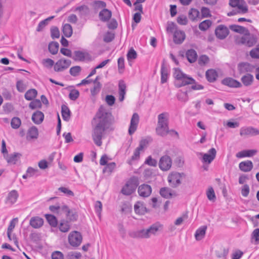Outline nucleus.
<instances>
[{
    "mask_svg": "<svg viewBox=\"0 0 259 259\" xmlns=\"http://www.w3.org/2000/svg\"><path fill=\"white\" fill-rule=\"evenodd\" d=\"M112 121L113 117L111 113L107 111L103 107H100L92 122L93 126L92 137L97 146L102 145V139L104 133L110 127Z\"/></svg>",
    "mask_w": 259,
    "mask_h": 259,
    "instance_id": "nucleus-1",
    "label": "nucleus"
},
{
    "mask_svg": "<svg viewBox=\"0 0 259 259\" xmlns=\"http://www.w3.org/2000/svg\"><path fill=\"white\" fill-rule=\"evenodd\" d=\"M174 70L173 75L176 79L175 85L177 87L195 83V80L192 77L183 73L179 68H175Z\"/></svg>",
    "mask_w": 259,
    "mask_h": 259,
    "instance_id": "nucleus-2",
    "label": "nucleus"
},
{
    "mask_svg": "<svg viewBox=\"0 0 259 259\" xmlns=\"http://www.w3.org/2000/svg\"><path fill=\"white\" fill-rule=\"evenodd\" d=\"M168 114L166 112L162 113L158 116V123L156 128L157 135L163 137L168 134Z\"/></svg>",
    "mask_w": 259,
    "mask_h": 259,
    "instance_id": "nucleus-3",
    "label": "nucleus"
},
{
    "mask_svg": "<svg viewBox=\"0 0 259 259\" xmlns=\"http://www.w3.org/2000/svg\"><path fill=\"white\" fill-rule=\"evenodd\" d=\"M161 226L159 224H154L148 229L139 230L136 233V237L142 238H149L152 235H155L159 231Z\"/></svg>",
    "mask_w": 259,
    "mask_h": 259,
    "instance_id": "nucleus-4",
    "label": "nucleus"
},
{
    "mask_svg": "<svg viewBox=\"0 0 259 259\" xmlns=\"http://www.w3.org/2000/svg\"><path fill=\"white\" fill-rule=\"evenodd\" d=\"M137 186V179L135 178H131L122 188L121 193L125 195H130L136 190Z\"/></svg>",
    "mask_w": 259,
    "mask_h": 259,
    "instance_id": "nucleus-5",
    "label": "nucleus"
},
{
    "mask_svg": "<svg viewBox=\"0 0 259 259\" xmlns=\"http://www.w3.org/2000/svg\"><path fill=\"white\" fill-rule=\"evenodd\" d=\"M230 5L236 8L237 13L244 14L248 11V8L244 0H230Z\"/></svg>",
    "mask_w": 259,
    "mask_h": 259,
    "instance_id": "nucleus-6",
    "label": "nucleus"
},
{
    "mask_svg": "<svg viewBox=\"0 0 259 259\" xmlns=\"http://www.w3.org/2000/svg\"><path fill=\"white\" fill-rule=\"evenodd\" d=\"M82 236L79 232L73 231L68 235V242L73 247L79 246L82 242Z\"/></svg>",
    "mask_w": 259,
    "mask_h": 259,
    "instance_id": "nucleus-7",
    "label": "nucleus"
},
{
    "mask_svg": "<svg viewBox=\"0 0 259 259\" xmlns=\"http://www.w3.org/2000/svg\"><path fill=\"white\" fill-rule=\"evenodd\" d=\"M71 61L69 59L61 58L56 62L54 65V69L56 72H62L69 67Z\"/></svg>",
    "mask_w": 259,
    "mask_h": 259,
    "instance_id": "nucleus-8",
    "label": "nucleus"
},
{
    "mask_svg": "<svg viewBox=\"0 0 259 259\" xmlns=\"http://www.w3.org/2000/svg\"><path fill=\"white\" fill-rule=\"evenodd\" d=\"M159 167L162 171H167L171 167L172 160L167 155L162 156L159 161Z\"/></svg>",
    "mask_w": 259,
    "mask_h": 259,
    "instance_id": "nucleus-9",
    "label": "nucleus"
},
{
    "mask_svg": "<svg viewBox=\"0 0 259 259\" xmlns=\"http://www.w3.org/2000/svg\"><path fill=\"white\" fill-rule=\"evenodd\" d=\"M74 59L80 61L90 62L94 58L87 51H76L74 52Z\"/></svg>",
    "mask_w": 259,
    "mask_h": 259,
    "instance_id": "nucleus-10",
    "label": "nucleus"
},
{
    "mask_svg": "<svg viewBox=\"0 0 259 259\" xmlns=\"http://www.w3.org/2000/svg\"><path fill=\"white\" fill-rule=\"evenodd\" d=\"M217 151L215 148H211L209 150L208 153H200V155H201L202 157V161L204 163H210L215 158L216 156Z\"/></svg>",
    "mask_w": 259,
    "mask_h": 259,
    "instance_id": "nucleus-11",
    "label": "nucleus"
},
{
    "mask_svg": "<svg viewBox=\"0 0 259 259\" xmlns=\"http://www.w3.org/2000/svg\"><path fill=\"white\" fill-rule=\"evenodd\" d=\"M140 118L138 113L133 114L131 119L128 133L130 135H132L136 131L139 123Z\"/></svg>",
    "mask_w": 259,
    "mask_h": 259,
    "instance_id": "nucleus-12",
    "label": "nucleus"
},
{
    "mask_svg": "<svg viewBox=\"0 0 259 259\" xmlns=\"http://www.w3.org/2000/svg\"><path fill=\"white\" fill-rule=\"evenodd\" d=\"M259 135V130L252 126H243L240 129L241 136H254Z\"/></svg>",
    "mask_w": 259,
    "mask_h": 259,
    "instance_id": "nucleus-13",
    "label": "nucleus"
},
{
    "mask_svg": "<svg viewBox=\"0 0 259 259\" xmlns=\"http://www.w3.org/2000/svg\"><path fill=\"white\" fill-rule=\"evenodd\" d=\"M181 175L179 172H174L168 177V181L172 187H176L181 183Z\"/></svg>",
    "mask_w": 259,
    "mask_h": 259,
    "instance_id": "nucleus-14",
    "label": "nucleus"
},
{
    "mask_svg": "<svg viewBox=\"0 0 259 259\" xmlns=\"http://www.w3.org/2000/svg\"><path fill=\"white\" fill-rule=\"evenodd\" d=\"M138 192L141 197H147L151 194L152 188L148 184H142L139 187Z\"/></svg>",
    "mask_w": 259,
    "mask_h": 259,
    "instance_id": "nucleus-15",
    "label": "nucleus"
},
{
    "mask_svg": "<svg viewBox=\"0 0 259 259\" xmlns=\"http://www.w3.org/2000/svg\"><path fill=\"white\" fill-rule=\"evenodd\" d=\"M238 42L248 47H251L256 43V39L253 35H245L240 38Z\"/></svg>",
    "mask_w": 259,
    "mask_h": 259,
    "instance_id": "nucleus-16",
    "label": "nucleus"
},
{
    "mask_svg": "<svg viewBox=\"0 0 259 259\" xmlns=\"http://www.w3.org/2000/svg\"><path fill=\"white\" fill-rule=\"evenodd\" d=\"M229 32L228 28L223 25L218 26L215 30L217 37L221 39L226 37L229 34Z\"/></svg>",
    "mask_w": 259,
    "mask_h": 259,
    "instance_id": "nucleus-17",
    "label": "nucleus"
},
{
    "mask_svg": "<svg viewBox=\"0 0 259 259\" xmlns=\"http://www.w3.org/2000/svg\"><path fill=\"white\" fill-rule=\"evenodd\" d=\"M186 38L185 33L181 30H176L174 31L173 39L176 44H181Z\"/></svg>",
    "mask_w": 259,
    "mask_h": 259,
    "instance_id": "nucleus-18",
    "label": "nucleus"
},
{
    "mask_svg": "<svg viewBox=\"0 0 259 259\" xmlns=\"http://www.w3.org/2000/svg\"><path fill=\"white\" fill-rule=\"evenodd\" d=\"M254 66L248 62H241L238 65V69L240 73L252 72Z\"/></svg>",
    "mask_w": 259,
    "mask_h": 259,
    "instance_id": "nucleus-19",
    "label": "nucleus"
},
{
    "mask_svg": "<svg viewBox=\"0 0 259 259\" xmlns=\"http://www.w3.org/2000/svg\"><path fill=\"white\" fill-rule=\"evenodd\" d=\"M38 136V131L36 127L32 126L27 131L26 134V140L27 141H31L36 139Z\"/></svg>",
    "mask_w": 259,
    "mask_h": 259,
    "instance_id": "nucleus-20",
    "label": "nucleus"
},
{
    "mask_svg": "<svg viewBox=\"0 0 259 259\" xmlns=\"http://www.w3.org/2000/svg\"><path fill=\"white\" fill-rule=\"evenodd\" d=\"M222 82L223 84L231 88H240L242 86L240 82L230 77L224 79Z\"/></svg>",
    "mask_w": 259,
    "mask_h": 259,
    "instance_id": "nucleus-21",
    "label": "nucleus"
},
{
    "mask_svg": "<svg viewBox=\"0 0 259 259\" xmlns=\"http://www.w3.org/2000/svg\"><path fill=\"white\" fill-rule=\"evenodd\" d=\"M19 195L17 191L12 190L10 191L6 198V203L7 204L12 205L17 200Z\"/></svg>",
    "mask_w": 259,
    "mask_h": 259,
    "instance_id": "nucleus-22",
    "label": "nucleus"
},
{
    "mask_svg": "<svg viewBox=\"0 0 259 259\" xmlns=\"http://www.w3.org/2000/svg\"><path fill=\"white\" fill-rule=\"evenodd\" d=\"M30 225L34 229H38L42 226L44 220L39 217H33L29 222Z\"/></svg>",
    "mask_w": 259,
    "mask_h": 259,
    "instance_id": "nucleus-23",
    "label": "nucleus"
},
{
    "mask_svg": "<svg viewBox=\"0 0 259 259\" xmlns=\"http://www.w3.org/2000/svg\"><path fill=\"white\" fill-rule=\"evenodd\" d=\"M256 150H244L238 152L236 154V157L238 158L250 157L256 154Z\"/></svg>",
    "mask_w": 259,
    "mask_h": 259,
    "instance_id": "nucleus-24",
    "label": "nucleus"
},
{
    "mask_svg": "<svg viewBox=\"0 0 259 259\" xmlns=\"http://www.w3.org/2000/svg\"><path fill=\"white\" fill-rule=\"evenodd\" d=\"M240 169L244 172H249L253 168V163L250 160L241 162L239 164Z\"/></svg>",
    "mask_w": 259,
    "mask_h": 259,
    "instance_id": "nucleus-25",
    "label": "nucleus"
},
{
    "mask_svg": "<svg viewBox=\"0 0 259 259\" xmlns=\"http://www.w3.org/2000/svg\"><path fill=\"white\" fill-rule=\"evenodd\" d=\"M62 210L66 212L67 218L70 221H75L77 219V213L72 210H70L67 206L62 207Z\"/></svg>",
    "mask_w": 259,
    "mask_h": 259,
    "instance_id": "nucleus-26",
    "label": "nucleus"
},
{
    "mask_svg": "<svg viewBox=\"0 0 259 259\" xmlns=\"http://www.w3.org/2000/svg\"><path fill=\"white\" fill-rule=\"evenodd\" d=\"M119 100L121 102L124 99L125 95L126 85L123 80H120L118 83Z\"/></svg>",
    "mask_w": 259,
    "mask_h": 259,
    "instance_id": "nucleus-27",
    "label": "nucleus"
},
{
    "mask_svg": "<svg viewBox=\"0 0 259 259\" xmlns=\"http://www.w3.org/2000/svg\"><path fill=\"white\" fill-rule=\"evenodd\" d=\"M206 230V226H202L197 229L195 233V237L196 240L198 241L202 239L205 236Z\"/></svg>",
    "mask_w": 259,
    "mask_h": 259,
    "instance_id": "nucleus-28",
    "label": "nucleus"
},
{
    "mask_svg": "<svg viewBox=\"0 0 259 259\" xmlns=\"http://www.w3.org/2000/svg\"><path fill=\"white\" fill-rule=\"evenodd\" d=\"M135 211L137 214H144L147 211L146 207L144 204L142 202L138 201L134 205Z\"/></svg>",
    "mask_w": 259,
    "mask_h": 259,
    "instance_id": "nucleus-29",
    "label": "nucleus"
},
{
    "mask_svg": "<svg viewBox=\"0 0 259 259\" xmlns=\"http://www.w3.org/2000/svg\"><path fill=\"white\" fill-rule=\"evenodd\" d=\"M111 15L112 13L110 11L107 9H104L99 13V16L101 21L107 22L111 18Z\"/></svg>",
    "mask_w": 259,
    "mask_h": 259,
    "instance_id": "nucleus-30",
    "label": "nucleus"
},
{
    "mask_svg": "<svg viewBox=\"0 0 259 259\" xmlns=\"http://www.w3.org/2000/svg\"><path fill=\"white\" fill-rule=\"evenodd\" d=\"M205 76L207 80L209 82H212L217 79L218 75L215 70L210 69L206 71Z\"/></svg>",
    "mask_w": 259,
    "mask_h": 259,
    "instance_id": "nucleus-31",
    "label": "nucleus"
},
{
    "mask_svg": "<svg viewBox=\"0 0 259 259\" xmlns=\"http://www.w3.org/2000/svg\"><path fill=\"white\" fill-rule=\"evenodd\" d=\"M44 118V113L40 111H37L35 112L32 116V121L37 124L41 123Z\"/></svg>",
    "mask_w": 259,
    "mask_h": 259,
    "instance_id": "nucleus-32",
    "label": "nucleus"
},
{
    "mask_svg": "<svg viewBox=\"0 0 259 259\" xmlns=\"http://www.w3.org/2000/svg\"><path fill=\"white\" fill-rule=\"evenodd\" d=\"M186 57L188 61L190 63L195 62L197 58L196 52L193 49L188 50L186 53Z\"/></svg>",
    "mask_w": 259,
    "mask_h": 259,
    "instance_id": "nucleus-33",
    "label": "nucleus"
},
{
    "mask_svg": "<svg viewBox=\"0 0 259 259\" xmlns=\"http://www.w3.org/2000/svg\"><path fill=\"white\" fill-rule=\"evenodd\" d=\"M59 229L62 232H67L70 229V225L68 221L62 220L59 224Z\"/></svg>",
    "mask_w": 259,
    "mask_h": 259,
    "instance_id": "nucleus-34",
    "label": "nucleus"
},
{
    "mask_svg": "<svg viewBox=\"0 0 259 259\" xmlns=\"http://www.w3.org/2000/svg\"><path fill=\"white\" fill-rule=\"evenodd\" d=\"M37 95V92L35 89H32L28 90L25 94V98L28 101L34 99Z\"/></svg>",
    "mask_w": 259,
    "mask_h": 259,
    "instance_id": "nucleus-35",
    "label": "nucleus"
},
{
    "mask_svg": "<svg viewBox=\"0 0 259 259\" xmlns=\"http://www.w3.org/2000/svg\"><path fill=\"white\" fill-rule=\"evenodd\" d=\"M169 74L167 69L162 65L161 68V82L165 83L168 78Z\"/></svg>",
    "mask_w": 259,
    "mask_h": 259,
    "instance_id": "nucleus-36",
    "label": "nucleus"
},
{
    "mask_svg": "<svg viewBox=\"0 0 259 259\" xmlns=\"http://www.w3.org/2000/svg\"><path fill=\"white\" fill-rule=\"evenodd\" d=\"M19 154L14 153L11 155H4V158L6 159L8 163L10 164H15L17 161V157Z\"/></svg>",
    "mask_w": 259,
    "mask_h": 259,
    "instance_id": "nucleus-37",
    "label": "nucleus"
},
{
    "mask_svg": "<svg viewBox=\"0 0 259 259\" xmlns=\"http://www.w3.org/2000/svg\"><path fill=\"white\" fill-rule=\"evenodd\" d=\"M54 18V16H51L42 21H41L38 24L36 31L38 32L42 31L43 29L48 24L49 22L52 20Z\"/></svg>",
    "mask_w": 259,
    "mask_h": 259,
    "instance_id": "nucleus-38",
    "label": "nucleus"
},
{
    "mask_svg": "<svg viewBox=\"0 0 259 259\" xmlns=\"http://www.w3.org/2000/svg\"><path fill=\"white\" fill-rule=\"evenodd\" d=\"M253 76L250 74H247L243 76L241 78V81L245 86H249L252 83Z\"/></svg>",
    "mask_w": 259,
    "mask_h": 259,
    "instance_id": "nucleus-39",
    "label": "nucleus"
},
{
    "mask_svg": "<svg viewBox=\"0 0 259 259\" xmlns=\"http://www.w3.org/2000/svg\"><path fill=\"white\" fill-rule=\"evenodd\" d=\"M45 217L50 226L53 227H57L58 225V221L57 218L54 215L46 214L45 215Z\"/></svg>",
    "mask_w": 259,
    "mask_h": 259,
    "instance_id": "nucleus-40",
    "label": "nucleus"
},
{
    "mask_svg": "<svg viewBox=\"0 0 259 259\" xmlns=\"http://www.w3.org/2000/svg\"><path fill=\"white\" fill-rule=\"evenodd\" d=\"M62 116L63 120L68 121L70 118V111L66 106H62Z\"/></svg>",
    "mask_w": 259,
    "mask_h": 259,
    "instance_id": "nucleus-41",
    "label": "nucleus"
},
{
    "mask_svg": "<svg viewBox=\"0 0 259 259\" xmlns=\"http://www.w3.org/2000/svg\"><path fill=\"white\" fill-rule=\"evenodd\" d=\"M72 28L71 26L69 24H65L63 26V32L64 35L67 37H69L72 34Z\"/></svg>",
    "mask_w": 259,
    "mask_h": 259,
    "instance_id": "nucleus-42",
    "label": "nucleus"
},
{
    "mask_svg": "<svg viewBox=\"0 0 259 259\" xmlns=\"http://www.w3.org/2000/svg\"><path fill=\"white\" fill-rule=\"evenodd\" d=\"M160 195L165 198H169L172 196L171 190L170 189L164 187L160 190Z\"/></svg>",
    "mask_w": 259,
    "mask_h": 259,
    "instance_id": "nucleus-43",
    "label": "nucleus"
},
{
    "mask_svg": "<svg viewBox=\"0 0 259 259\" xmlns=\"http://www.w3.org/2000/svg\"><path fill=\"white\" fill-rule=\"evenodd\" d=\"M206 194L208 199L211 201L214 202L216 199V196L214 191L212 187H210L206 190Z\"/></svg>",
    "mask_w": 259,
    "mask_h": 259,
    "instance_id": "nucleus-44",
    "label": "nucleus"
},
{
    "mask_svg": "<svg viewBox=\"0 0 259 259\" xmlns=\"http://www.w3.org/2000/svg\"><path fill=\"white\" fill-rule=\"evenodd\" d=\"M59 44L56 42L50 43L49 45V50L50 52L53 55L56 54L59 50Z\"/></svg>",
    "mask_w": 259,
    "mask_h": 259,
    "instance_id": "nucleus-45",
    "label": "nucleus"
},
{
    "mask_svg": "<svg viewBox=\"0 0 259 259\" xmlns=\"http://www.w3.org/2000/svg\"><path fill=\"white\" fill-rule=\"evenodd\" d=\"M229 28L231 30L240 34L244 33L246 30L245 27L237 25H230Z\"/></svg>",
    "mask_w": 259,
    "mask_h": 259,
    "instance_id": "nucleus-46",
    "label": "nucleus"
},
{
    "mask_svg": "<svg viewBox=\"0 0 259 259\" xmlns=\"http://www.w3.org/2000/svg\"><path fill=\"white\" fill-rule=\"evenodd\" d=\"M75 11H78L81 16H85L89 13V9L88 7L85 5L76 7L75 8Z\"/></svg>",
    "mask_w": 259,
    "mask_h": 259,
    "instance_id": "nucleus-47",
    "label": "nucleus"
},
{
    "mask_svg": "<svg viewBox=\"0 0 259 259\" xmlns=\"http://www.w3.org/2000/svg\"><path fill=\"white\" fill-rule=\"evenodd\" d=\"M211 25V22L209 20H206L199 24V28L201 30H206Z\"/></svg>",
    "mask_w": 259,
    "mask_h": 259,
    "instance_id": "nucleus-48",
    "label": "nucleus"
},
{
    "mask_svg": "<svg viewBox=\"0 0 259 259\" xmlns=\"http://www.w3.org/2000/svg\"><path fill=\"white\" fill-rule=\"evenodd\" d=\"M177 98L179 100L184 102H187L189 99L187 92H182L181 91H180L178 93Z\"/></svg>",
    "mask_w": 259,
    "mask_h": 259,
    "instance_id": "nucleus-49",
    "label": "nucleus"
},
{
    "mask_svg": "<svg viewBox=\"0 0 259 259\" xmlns=\"http://www.w3.org/2000/svg\"><path fill=\"white\" fill-rule=\"evenodd\" d=\"M21 124V121L20 119L17 117H13L12 119L11 122V125L13 128L17 129L18 128Z\"/></svg>",
    "mask_w": 259,
    "mask_h": 259,
    "instance_id": "nucleus-50",
    "label": "nucleus"
},
{
    "mask_svg": "<svg viewBox=\"0 0 259 259\" xmlns=\"http://www.w3.org/2000/svg\"><path fill=\"white\" fill-rule=\"evenodd\" d=\"M244 252L239 249H235L232 251L231 257L232 259H240Z\"/></svg>",
    "mask_w": 259,
    "mask_h": 259,
    "instance_id": "nucleus-51",
    "label": "nucleus"
},
{
    "mask_svg": "<svg viewBox=\"0 0 259 259\" xmlns=\"http://www.w3.org/2000/svg\"><path fill=\"white\" fill-rule=\"evenodd\" d=\"M18 222V219L17 218H14L10 221V224L8 228L7 234H9L10 233H12Z\"/></svg>",
    "mask_w": 259,
    "mask_h": 259,
    "instance_id": "nucleus-52",
    "label": "nucleus"
},
{
    "mask_svg": "<svg viewBox=\"0 0 259 259\" xmlns=\"http://www.w3.org/2000/svg\"><path fill=\"white\" fill-rule=\"evenodd\" d=\"M199 15V12L196 9H191L189 12V17L192 20L196 19Z\"/></svg>",
    "mask_w": 259,
    "mask_h": 259,
    "instance_id": "nucleus-53",
    "label": "nucleus"
},
{
    "mask_svg": "<svg viewBox=\"0 0 259 259\" xmlns=\"http://www.w3.org/2000/svg\"><path fill=\"white\" fill-rule=\"evenodd\" d=\"M29 107L31 109L40 108L41 107V101L39 100H34L29 103Z\"/></svg>",
    "mask_w": 259,
    "mask_h": 259,
    "instance_id": "nucleus-54",
    "label": "nucleus"
},
{
    "mask_svg": "<svg viewBox=\"0 0 259 259\" xmlns=\"http://www.w3.org/2000/svg\"><path fill=\"white\" fill-rule=\"evenodd\" d=\"M41 64L46 68H50L55 65L53 60L50 58L44 59L41 61Z\"/></svg>",
    "mask_w": 259,
    "mask_h": 259,
    "instance_id": "nucleus-55",
    "label": "nucleus"
},
{
    "mask_svg": "<svg viewBox=\"0 0 259 259\" xmlns=\"http://www.w3.org/2000/svg\"><path fill=\"white\" fill-rule=\"evenodd\" d=\"M16 88L19 92L22 93L25 90L26 88V85L23 80H18L16 83Z\"/></svg>",
    "mask_w": 259,
    "mask_h": 259,
    "instance_id": "nucleus-56",
    "label": "nucleus"
},
{
    "mask_svg": "<svg viewBox=\"0 0 259 259\" xmlns=\"http://www.w3.org/2000/svg\"><path fill=\"white\" fill-rule=\"evenodd\" d=\"M92 5L96 9L104 8L106 6V4L104 2L97 0L93 1Z\"/></svg>",
    "mask_w": 259,
    "mask_h": 259,
    "instance_id": "nucleus-57",
    "label": "nucleus"
},
{
    "mask_svg": "<svg viewBox=\"0 0 259 259\" xmlns=\"http://www.w3.org/2000/svg\"><path fill=\"white\" fill-rule=\"evenodd\" d=\"M81 68L79 66H75L70 69L69 72L72 76H77L81 71Z\"/></svg>",
    "mask_w": 259,
    "mask_h": 259,
    "instance_id": "nucleus-58",
    "label": "nucleus"
},
{
    "mask_svg": "<svg viewBox=\"0 0 259 259\" xmlns=\"http://www.w3.org/2000/svg\"><path fill=\"white\" fill-rule=\"evenodd\" d=\"M101 88V84L100 82H97L93 89H91V92L92 96H95L99 93Z\"/></svg>",
    "mask_w": 259,
    "mask_h": 259,
    "instance_id": "nucleus-59",
    "label": "nucleus"
},
{
    "mask_svg": "<svg viewBox=\"0 0 259 259\" xmlns=\"http://www.w3.org/2000/svg\"><path fill=\"white\" fill-rule=\"evenodd\" d=\"M137 57V54L136 52L134 50V49L131 48L130 49L127 54V59L128 61H130L131 60L135 59Z\"/></svg>",
    "mask_w": 259,
    "mask_h": 259,
    "instance_id": "nucleus-60",
    "label": "nucleus"
},
{
    "mask_svg": "<svg viewBox=\"0 0 259 259\" xmlns=\"http://www.w3.org/2000/svg\"><path fill=\"white\" fill-rule=\"evenodd\" d=\"M79 96V91L76 89H73L70 91L69 97L71 100L75 101L78 98Z\"/></svg>",
    "mask_w": 259,
    "mask_h": 259,
    "instance_id": "nucleus-61",
    "label": "nucleus"
},
{
    "mask_svg": "<svg viewBox=\"0 0 259 259\" xmlns=\"http://www.w3.org/2000/svg\"><path fill=\"white\" fill-rule=\"evenodd\" d=\"M250 55L252 58H259V44L250 52Z\"/></svg>",
    "mask_w": 259,
    "mask_h": 259,
    "instance_id": "nucleus-62",
    "label": "nucleus"
},
{
    "mask_svg": "<svg viewBox=\"0 0 259 259\" xmlns=\"http://www.w3.org/2000/svg\"><path fill=\"white\" fill-rule=\"evenodd\" d=\"M52 259H64L63 254L59 251H55L51 255Z\"/></svg>",
    "mask_w": 259,
    "mask_h": 259,
    "instance_id": "nucleus-63",
    "label": "nucleus"
},
{
    "mask_svg": "<svg viewBox=\"0 0 259 259\" xmlns=\"http://www.w3.org/2000/svg\"><path fill=\"white\" fill-rule=\"evenodd\" d=\"M252 239L254 240L255 244L259 243V228L255 229L253 231Z\"/></svg>",
    "mask_w": 259,
    "mask_h": 259,
    "instance_id": "nucleus-64",
    "label": "nucleus"
}]
</instances>
